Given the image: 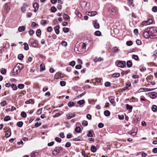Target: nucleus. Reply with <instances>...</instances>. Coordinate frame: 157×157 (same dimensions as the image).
Here are the masks:
<instances>
[{"instance_id":"f257e3e1","label":"nucleus","mask_w":157,"mask_h":157,"mask_svg":"<svg viewBox=\"0 0 157 157\" xmlns=\"http://www.w3.org/2000/svg\"><path fill=\"white\" fill-rule=\"evenodd\" d=\"M147 31H149L151 38H157V30L155 27L147 28Z\"/></svg>"},{"instance_id":"2f4dec72","label":"nucleus","mask_w":157,"mask_h":157,"mask_svg":"<svg viewBox=\"0 0 157 157\" xmlns=\"http://www.w3.org/2000/svg\"><path fill=\"white\" fill-rule=\"evenodd\" d=\"M132 58L133 59H134L136 60H139V57L138 56L136 55H132Z\"/></svg>"},{"instance_id":"79ce46f5","label":"nucleus","mask_w":157,"mask_h":157,"mask_svg":"<svg viewBox=\"0 0 157 157\" xmlns=\"http://www.w3.org/2000/svg\"><path fill=\"white\" fill-rule=\"evenodd\" d=\"M7 105V103L6 101H4L1 103V105L2 106H4Z\"/></svg>"},{"instance_id":"603ef678","label":"nucleus","mask_w":157,"mask_h":157,"mask_svg":"<svg viewBox=\"0 0 157 157\" xmlns=\"http://www.w3.org/2000/svg\"><path fill=\"white\" fill-rule=\"evenodd\" d=\"M146 68L144 67H140V70L141 71L143 72L145 71H146Z\"/></svg>"},{"instance_id":"dca6fc26","label":"nucleus","mask_w":157,"mask_h":157,"mask_svg":"<svg viewBox=\"0 0 157 157\" xmlns=\"http://www.w3.org/2000/svg\"><path fill=\"white\" fill-rule=\"evenodd\" d=\"M75 13L79 17L81 18L82 17V15L81 13L77 10H75Z\"/></svg>"},{"instance_id":"412c9836","label":"nucleus","mask_w":157,"mask_h":157,"mask_svg":"<svg viewBox=\"0 0 157 157\" xmlns=\"http://www.w3.org/2000/svg\"><path fill=\"white\" fill-rule=\"evenodd\" d=\"M10 86L13 90H15L17 89L16 85L13 83L11 84Z\"/></svg>"},{"instance_id":"5fc2aeb1","label":"nucleus","mask_w":157,"mask_h":157,"mask_svg":"<svg viewBox=\"0 0 157 157\" xmlns=\"http://www.w3.org/2000/svg\"><path fill=\"white\" fill-rule=\"evenodd\" d=\"M152 10L155 12L157 11V7L156 6H154L152 9Z\"/></svg>"},{"instance_id":"a19ab883","label":"nucleus","mask_w":157,"mask_h":157,"mask_svg":"<svg viewBox=\"0 0 157 157\" xmlns=\"http://www.w3.org/2000/svg\"><path fill=\"white\" fill-rule=\"evenodd\" d=\"M4 8L6 10L8 13L10 10V8H8V6L7 4H6L4 6Z\"/></svg>"},{"instance_id":"4be33fe9","label":"nucleus","mask_w":157,"mask_h":157,"mask_svg":"<svg viewBox=\"0 0 157 157\" xmlns=\"http://www.w3.org/2000/svg\"><path fill=\"white\" fill-rule=\"evenodd\" d=\"M119 51V48L117 47H113V51L114 53L117 52Z\"/></svg>"},{"instance_id":"c9c22d12","label":"nucleus","mask_w":157,"mask_h":157,"mask_svg":"<svg viewBox=\"0 0 157 157\" xmlns=\"http://www.w3.org/2000/svg\"><path fill=\"white\" fill-rule=\"evenodd\" d=\"M17 125L19 127H21L23 125V122L22 121H19L17 123Z\"/></svg>"},{"instance_id":"e433bc0d","label":"nucleus","mask_w":157,"mask_h":157,"mask_svg":"<svg viewBox=\"0 0 157 157\" xmlns=\"http://www.w3.org/2000/svg\"><path fill=\"white\" fill-rule=\"evenodd\" d=\"M51 11L52 13H55L56 12L57 9L55 7L52 6L51 8Z\"/></svg>"},{"instance_id":"7c9ffc66","label":"nucleus","mask_w":157,"mask_h":157,"mask_svg":"<svg viewBox=\"0 0 157 157\" xmlns=\"http://www.w3.org/2000/svg\"><path fill=\"white\" fill-rule=\"evenodd\" d=\"M120 76V74L118 73H115L112 75V76L113 78L118 77Z\"/></svg>"},{"instance_id":"aec40b11","label":"nucleus","mask_w":157,"mask_h":157,"mask_svg":"<svg viewBox=\"0 0 157 157\" xmlns=\"http://www.w3.org/2000/svg\"><path fill=\"white\" fill-rule=\"evenodd\" d=\"M150 98L152 99H155L156 97V94L155 93L153 92L150 95Z\"/></svg>"},{"instance_id":"7ed1b4c3","label":"nucleus","mask_w":157,"mask_h":157,"mask_svg":"<svg viewBox=\"0 0 157 157\" xmlns=\"http://www.w3.org/2000/svg\"><path fill=\"white\" fill-rule=\"evenodd\" d=\"M62 150L63 148L61 147H56L52 151V154L54 156H56Z\"/></svg>"},{"instance_id":"bf43d9fd","label":"nucleus","mask_w":157,"mask_h":157,"mask_svg":"<svg viewBox=\"0 0 157 157\" xmlns=\"http://www.w3.org/2000/svg\"><path fill=\"white\" fill-rule=\"evenodd\" d=\"M55 140L56 141L59 143L61 141V139L60 138L58 137H56L55 138Z\"/></svg>"},{"instance_id":"052dcab7","label":"nucleus","mask_w":157,"mask_h":157,"mask_svg":"<svg viewBox=\"0 0 157 157\" xmlns=\"http://www.w3.org/2000/svg\"><path fill=\"white\" fill-rule=\"evenodd\" d=\"M60 84L61 86H64L66 85V82L64 81H61L60 82Z\"/></svg>"},{"instance_id":"13d9d810","label":"nucleus","mask_w":157,"mask_h":157,"mask_svg":"<svg viewBox=\"0 0 157 157\" xmlns=\"http://www.w3.org/2000/svg\"><path fill=\"white\" fill-rule=\"evenodd\" d=\"M132 42L131 41H128L126 42V44L128 46H131L132 44Z\"/></svg>"},{"instance_id":"bb28decb","label":"nucleus","mask_w":157,"mask_h":157,"mask_svg":"<svg viewBox=\"0 0 157 157\" xmlns=\"http://www.w3.org/2000/svg\"><path fill=\"white\" fill-rule=\"evenodd\" d=\"M11 135V132L9 130H8L6 132V136L7 137H10Z\"/></svg>"},{"instance_id":"8fccbe9b","label":"nucleus","mask_w":157,"mask_h":157,"mask_svg":"<svg viewBox=\"0 0 157 157\" xmlns=\"http://www.w3.org/2000/svg\"><path fill=\"white\" fill-rule=\"evenodd\" d=\"M85 103L84 100H80L78 102V103L80 105H82Z\"/></svg>"},{"instance_id":"f704fd0d","label":"nucleus","mask_w":157,"mask_h":157,"mask_svg":"<svg viewBox=\"0 0 157 157\" xmlns=\"http://www.w3.org/2000/svg\"><path fill=\"white\" fill-rule=\"evenodd\" d=\"M101 34V33L99 31H97L94 33V35L96 36H99Z\"/></svg>"},{"instance_id":"b1692460","label":"nucleus","mask_w":157,"mask_h":157,"mask_svg":"<svg viewBox=\"0 0 157 157\" xmlns=\"http://www.w3.org/2000/svg\"><path fill=\"white\" fill-rule=\"evenodd\" d=\"M36 35L39 37L41 35V31L40 29H38L36 31Z\"/></svg>"},{"instance_id":"20e7f679","label":"nucleus","mask_w":157,"mask_h":157,"mask_svg":"<svg viewBox=\"0 0 157 157\" xmlns=\"http://www.w3.org/2000/svg\"><path fill=\"white\" fill-rule=\"evenodd\" d=\"M31 44L34 47L36 48L37 47L38 45V41L36 40H34L33 39H32L31 40Z\"/></svg>"},{"instance_id":"6ab92c4d","label":"nucleus","mask_w":157,"mask_h":157,"mask_svg":"<svg viewBox=\"0 0 157 157\" xmlns=\"http://www.w3.org/2000/svg\"><path fill=\"white\" fill-rule=\"evenodd\" d=\"M126 107L127 109L129 110V111L130 112H132V106L128 104H127L126 105Z\"/></svg>"},{"instance_id":"c85d7f7f","label":"nucleus","mask_w":157,"mask_h":157,"mask_svg":"<svg viewBox=\"0 0 157 157\" xmlns=\"http://www.w3.org/2000/svg\"><path fill=\"white\" fill-rule=\"evenodd\" d=\"M127 65L128 67H131L132 66V63L130 60H128L127 62Z\"/></svg>"},{"instance_id":"4d7b16f0","label":"nucleus","mask_w":157,"mask_h":157,"mask_svg":"<svg viewBox=\"0 0 157 157\" xmlns=\"http://www.w3.org/2000/svg\"><path fill=\"white\" fill-rule=\"evenodd\" d=\"M71 146V143L70 142H67L65 145V146L67 147H69Z\"/></svg>"},{"instance_id":"ea45409f","label":"nucleus","mask_w":157,"mask_h":157,"mask_svg":"<svg viewBox=\"0 0 157 157\" xmlns=\"http://www.w3.org/2000/svg\"><path fill=\"white\" fill-rule=\"evenodd\" d=\"M152 110L154 112H156L157 111V106L155 105H153L152 108Z\"/></svg>"},{"instance_id":"9b49d317","label":"nucleus","mask_w":157,"mask_h":157,"mask_svg":"<svg viewBox=\"0 0 157 157\" xmlns=\"http://www.w3.org/2000/svg\"><path fill=\"white\" fill-rule=\"evenodd\" d=\"M97 20L94 21L93 22V24L94 28L98 29L99 28L100 26L99 23L97 22Z\"/></svg>"},{"instance_id":"09e8293b","label":"nucleus","mask_w":157,"mask_h":157,"mask_svg":"<svg viewBox=\"0 0 157 157\" xmlns=\"http://www.w3.org/2000/svg\"><path fill=\"white\" fill-rule=\"evenodd\" d=\"M6 72V70L5 69L2 68L1 70V72L2 74H5Z\"/></svg>"},{"instance_id":"423d86ee","label":"nucleus","mask_w":157,"mask_h":157,"mask_svg":"<svg viewBox=\"0 0 157 157\" xmlns=\"http://www.w3.org/2000/svg\"><path fill=\"white\" fill-rule=\"evenodd\" d=\"M126 63L124 61H120L117 64V66L120 67H123L125 65Z\"/></svg>"},{"instance_id":"9d476101","label":"nucleus","mask_w":157,"mask_h":157,"mask_svg":"<svg viewBox=\"0 0 157 157\" xmlns=\"http://www.w3.org/2000/svg\"><path fill=\"white\" fill-rule=\"evenodd\" d=\"M131 85V83L128 81H127L126 83L125 86L123 88V90H127L128 88Z\"/></svg>"},{"instance_id":"2eb2a0df","label":"nucleus","mask_w":157,"mask_h":157,"mask_svg":"<svg viewBox=\"0 0 157 157\" xmlns=\"http://www.w3.org/2000/svg\"><path fill=\"white\" fill-rule=\"evenodd\" d=\"M61 77V74L59 72H57L56 73L55 75V78L58 79L60 78Z\"/></svg>"},{"instance_id":"49530a36","label":"nucleus","mask_w":157,"mask_h":157,"mask_svg":"<svg viewBox=\"0 0 157 157\" xmlns=\"http://www.w3.org/2000/svg\"><path fill=\"white\" fill-rule=\"evenodd\" d=\"M74 103L73 102L69 101L68 104V105L70 107H71L74 105Z\"/></svg>"},{"instance_id":"a211bd4d","label":"nucleus","mask_w":157,"mask_h":157,"mask_svg":"<svg viewBox=\"0 0 157 157\" xmlns=\"http://www.w3.org/2000/svg\"><path fill=\"white\" fill-rule=\"evenodd\" d=\"M25 29V27L24 26H23L19 27L18 28V30L20 32H22L24 31Z\"/></svg>"},{"instance_id":"39448f33","label":"nucleus","mask_w":157,"mask_h":157,"mask_svg":"<svg viewBox=\"0 0 157 157\" xmlns=\"http://www.w3.org/2000/svg\"><path fill=\"white\" fill-rule=\"evenodd\" d=\"M143 36L146 38H148L149 37H150L149 31H147V28L144 31L143 34Z\"/></svg>"},{"instance_id":"37998d69","label":"nucleus","mask_w":157,"mask_h":157,"mask_svg":"<svg viewBox=\"0 0 157 157\" xmlns=\"http://www.w3.org/2000/svg\"><path fill=\"white\" fill-rule=\"evenodd\" d=\"M24 57V56L22 54H21L18 55V58L19 60H22L23 59Z\"/></svg>"},{"instance_id":"0eeeda50","label":"nucleus","mask_w":157,"mask_h":157,"mask_svg":"<svg viewBox=\"0 0 157 157\" xmlns=\"http://www.w3.org/2000/svg\"><path fill=\"white\" fill-rule=\"evenodd\" d=\"M153 22V20L151 19H149L147 21H144L143 22V23L145 25H149L151 24Z\"/></svg>"},{"instance_id":"680f3d73","label":"nucleus","mask_w":157,"mask_h":157,"mask_svg":"<svg viewBox=\"0 0 157 157\" xmlns=\"http://www.w3.org/2000/svg\"><path fill=\"white\" fill-rule=\"evenodd\" d=\"M101 60H103V59L101 58H99L98 59L96 58L94 59V61L95 62H96L97 61L100 62Z\"/></svg>"},{"instance_id":"4c0bfd02","label":"nucleus","mask_w":157,"mask_h":157,"mask_svg":"<svg viewBox=\"0 0 157 157\" xmlns=\"http://www.w3.org/2000/svg\"><path fill=\"white\" fill-rule=\"evenodd\" d=\"M75 131L77 133L80 132L81 131V128L79 127H77L75 129Z\"/></svg>"},{"instance_id":"1a4fd4ad","label":"nucleus","mask_w":157,"mask_h":157,"mask_svg":"<svg viewBox=\"0 0 157 157\" xmlns=\"http://www.w3.org/2000/svg\"><path fill=\"white\" fill-rule=\"evenodd\" d=\"M154 90V89H150V88H140V89L139 90H143L141 91V90L140 91V92H145V91H151L153 90Z\"/></svg>"},{"instance_id":"f03ea898","label":"nucleus","mask_w":157,"mask_h":157,"mask_svg":"<svg viewBox=\"0 0 157 157\" xmlns=\"http://www.w3.org/2000/svg\"><path fill=\"white\" fill-rule=\"evenodd\" d=\"M23 65L22 64L18 63L17 64L13 69V74L14 75L19 74L21 70L23 68Z\"/></svg>"},{"instance_id":"69168bd1","label":"nucleus","mask_w":157,"mask_h":157,"mask_svg":"<svg viewBox=\"0 0 157 157\" xmlns=\"http://www.w3.org/2000/svg\"><path fill=\"white\" fill-rule=\"evenodd\" d=\"M75 67L76 69H80L82 67V65L80 64L77 65L75 66Z\"/></svg>"},{"instance_id":"c03bdc74","label":"nucleus","mask_w":157,"mask_h":157,"mask_svg":"<svg viewBox=\"0 0 157 157\" xmlns=\"http://www.w3.org/2000/svg\"><path fill=\"white\" fill-rule=\"evenodd\" d=\"M63 31L65 33H67L69 31V29L66 27H64L63 29Z\"/></svg>"},{"instance_id":"864d4df0","label":"nucleus","mask_w":157,"mask_h":157,"mask_svg":"<svg viewBox=\"0 0 157 157\" xmlns=\"http://www.w3.org/2000/svg\"><path fill=\"white\" fill-rule=\"evenodd\" d=\"M75 62L74 61H72L70 62L69 64L70 66L73 67L75 65Z\"/></svg>"},{"instance_id":"cd10ccee","label":"nucleus","mask_w":157,"mask_h":157,"mask_svg":"<svg viewBox=\"0 0 157 157\" xmlns=\"http://www.w3.org/2000/svg\"><path fill=\"white\" fill-rule=\"evenodd\" d=\"M63 17L65 21H67V20L69 19L70 18V17L67 15H66L65 14H64L63 15Z\"/></svg>"},{"instance_id":"393cba45","label":"nucleus","mask_w":157,"mask_h":157,"mask_svg":"<svg viewBox=\"0 0 157 157\" xmlns=\"http://www.w3.org/2000/svg\"><path fill=\"white\" fill-rule=\"evenodd\" d=\"M97 150V148L96 147L93 145L91 146V151L93 152H95Z\"/></svg>"},{"instance_id":"58836bf2","label":"nucleus","mask_w":157,"mask_h":157,"mask_svg":"<svg viewBox=\"0 0 157 157\" xmlns=\"http://www.w3.org/2000/svg\"><path fill=\"white\" fill-rule=\"evenodd\" d=\"M40 71H43L45 70V66L43 64H41L40 65Z\"/></svg>"},{"instance_id":"72a5a7b5","label":"nucleus","mask_w":157,"mask_h":157,"mask_svg":"<svg viewBox=\"0 0 157 157\" xmlns=\"http://www.w3.org/2000/svg\"><path fill=\"white\" fill-rule=\"evenodd\" d=\"M81 48L82 49H84L86 47V45L84 43H82L80 44Z\"/></svg>"},{"instance_id":"c756f323","label":"nucleus","mask_w":157,"mask_h":157,"mask_svg":"<svg viewBox=\"0 0 157 157\" xmlns=\"http://www.w3.org/2000/svg\"><path fill=\"white\" fill-rule=\"evenodd\" d=\"M24 49L25 50H27L29 49V48L28 45L27 43H24Z\"/></svg>"},{"instance_id":"5701e85b","label":"nucleus","mask_w":157,"mask_h":157,"mask_svg":"<svg viewBox=\"0 0 157 157\" xmlns=\"http://www.w3.org/2000/svg\"><path fill=\"white\" fill-rule=\"evenodd\" d=\"M34 103V102L33 100L32 99H30L28 101H27L25 102V103L26 104H33Z\"/></svg>"},{"instance_id":"a878e982","label":"nucleus","mask_w":157,"mask_h":157,"mask_svg":"<svg viewBox=\"0 0 157 157\" xmlns=\"http://www.w3.org/2000/svg\"><path fill=\"white\" fill-rule=\"evenodd\" d=\"M104 115L106 117H108L110 115V112L109 110H106L104 112Z\"/></svg>"},{"instance_id":"ddd939ff","label":"nucleus","mask_w":157,"mask_h":157,"mask_svg":"<svg viewBox=\"0 0 157 157\" xmlns=\"http://www.w3.org/2000/svg\"><path fill=\"white\" fill-rule=\"evenodd\" d=\"M109 12L111 14L114 15L117 13V10L115 8H112L109 11Z\"/></svg>"},{"instance_id":"de8ad7c7","label":"nucleus","mask_w":157,"mask_h":157,"mask_svg":"<svg viewBox=\"0 0 157 157\" xmlns=\"http://www.w3.org/2000/svg\"><path fill=\"white\" fill-rule=\"evenodd\" d=\"M10 119V117L9 116H6L4 118V120L5 121H7Z\"/></svg>"},{"instance_id":"0e129e2a","label":"nucleus","mask_w":157,"mask_h":157,"mask_svg":"<svg viewBox=\"0 0 157 157\" xmlns=\"http://www.w3.org/2000/svg\"><path fill=\"white\" fill-rule=\"evenodd\" d=\"M61 44L63 46H66L67 45V42L65 41H63L61 42Z\"/></svg>"},{"instance_id":"a18cd8bd","label":"nucleus","mask_w":157,"mask_h":157,"mask_svg":"<svg viewBox=\"0 0 157 157\" xmlns=\"http://www.w3.org/2000/svg\"><path fill=\"white\" fill-rule=\"evenodd\" d=\"M21 115L22 117L23 118L26 117L27 116L26 114L24 112H22L21 113Z\"/></svg>"},{"instance_id":"338daca9","label":"nucleus","mask_w":157,"mask_h":157,"mask_svg":"<svg viewBox=\"0 0 157 157\" xmlns=\"http://www.w3.org/2000/svg\"><path fill=\"white\" fill-rule=\"evenodd\" d=\"M110 102L112 104H113L115 103V102L114 98L111 99L109 100Z\"/></svg>"},{"instance_id":"6e6552de","label":"nucleus","mask_w":157,"mask_h":157,"mask_svg":"<svg viewBox=\"0 0 157 157\" xmlns=\"http://www.w3.org/2000/svg\"><path fill=\"white\" fill-rule=\"evenodd\" d=\"M75 113H68L66 115V117L68 119H70L71 118L73 117H75Z\"/></svg>"},{"instance_id":"774afa93","label":"nucleus","mask_w":157,"mask_h":157,"mask_svg":"<svg viewBox=\"0 0 157 157\" xmlns=\"http://www.w3.org/2000/svg\"><path fill=\"white\" fill-rule=\"evenodd\" d=\"M105 85L106 87H109L110 85V83L109 82H106L105 83Z\"/></svg>"},{"instance_id":"3c124183","label":"nucleus","mask_w":157,"mask_h":157,"mask_svg":"<svg viewBox=\"0 0 157 157\" xmlns=\"http://www.w3.org/2000/svg\"><path fill=\"white\" fill-rule=\"evenodd\" d=\"M82 125L83 126H86L88 125V122L87 121H83L82 123Z\"/></svg>"},{"instance_id":"473e14b6","label":"nucleus","mask_w":157,"mask_h":157,"mask_svg":"<svg viewBox=\"0 0 157 157\" xmlns=\"http://www.w3.org/2000/svg\"><path fill=\"white\" fill-rule=\"evenodd\" d=\"M25 87V85L23 84H19L18 85V87L19 89H23Z\"/></svg>"},{"instance_id":"4468645a","label":"nucleus","mask_w":157,"mask_h":157,"mask_svg":"<svg viewBox=\"0 0 157 157\" xmlns=\"http://www.w3.org/2000/svg\"><path fill=\"white\" fill-rule=\"evenodd\" d=\"M59 26L58 25L56 26L54 28L55 33L57 34H58L59 33Z\"/></svg>"},{"instance_id":"f8f14e48","label":"nucleus","mask_w":157,"mask_h":157,"mask_svg":"<svg viewBox=\"0 0 157 157\" xmlns=\"http://www.w3.org/2000/svg\"><path fill=\"white\" fill-rule=\"evenodd\" d=\"M33 7L34 9V12H36L39 8V6L38 4L37 3H35L33 5Z\"/></svg>"},{"instance_id":"f3484780","label":"nucleus","mask_w":157,"mask_h":157,"mask_svg":"<svg viewBox=\"0 0 157 157\" xmlns=\"http://www.w3.org/2000/svg\"><path fill=\"white\" fill-rule=\"evenodd\" d=\"M88 15L90 16H93L96 15L97 12L96 11L89 12H88Z\"/></svg>"},{"instance_id":"e2e57ef3","label":"nucleus","mask_w":157,"mask_h":157,"mask_svg":"<svg viewBox=\"0 0 157 157\" xmlns=\"http://www.w3.org/2000/svg\"><path fill=\"white\" fill-rule=\"evenodd\" d=\"M141 155L142 157H146L147 155V154L146 153L144 152H142Z\"/></svg>"},{"instance_id":"6e6d98bb","label":"nucleus","mask_w":157,"mask_h":157,"mask_svg":"<svg viewBox=\"0 0 157 157\" xmlns=\"http://www.w3.org/2000/svg\"><path fill=\"white\" fill-rule=\"evenodd\" d=\"M104 126V124H103L100 123H99L98 125V127L100 128H103Z\"/></svg>"}]
</instances>
